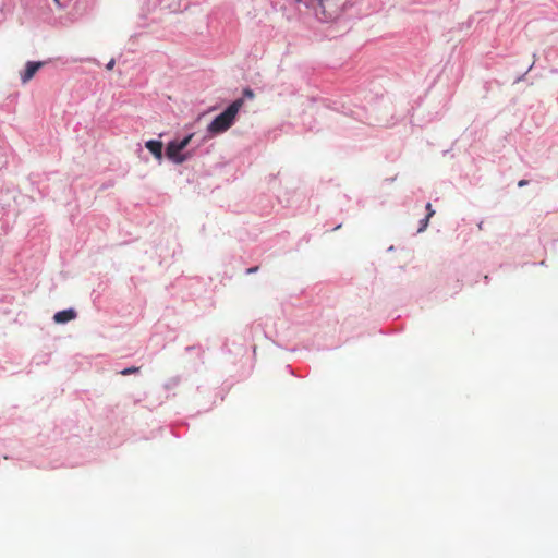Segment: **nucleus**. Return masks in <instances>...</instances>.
I'll list each match as a JSON object with an SVG mask.
<instances>
[{
	"mask_svg": "<svg viewBox=\"0 0 558 558\" xmlns=\"http://www.w3.org/2000/svg\"><path fill=\"white\" fill-rule=\"evenodd\" d=\"M294 2L313 9L316 17L323 22L335 21L343 13V7L332 4L331 0H294Z\"/></svg>",
	"mask_w": 558,
	"mask_h": 558,
	"instance_id": "obj_1",
	"label": "nucleus"
},
{
	"mask_svg": "<svg viewBox=\"0 0 558 558\" xmlns=\"http://www.w3.org/2000/svg\"><path fill=\"white\" fill-rule=\"evenodd\" d=\"M193 134L185 136L181 141H171L166 148V156L173 162L180 165L187 159V155L182 154V150L190 144Z\"/></svg>",
	"mask_w": 558,
	"mask_h": 558,
	"instance_id": "obj_3",
	"label": "nucleus"
},
{
	"mask_svg": "<svg viewBox=\"0 0 558 558\" xmlns=\"http://www.w3.org/2000/svg\"><path fill=\"white\" fill-rule=\"evenodd\" d=\"M76 317V313L74 310H64L57 312L53 316V319L58 324H64L68 323Z\"/></svg>",
	"mask_w": 558,
	"mask_h": 558,
	"instance_id": "obj_5",
	"label": "nucleus"
},
{
	"mask_svg": "<svg viewBox=\"0 0 558 558\" xmlns=\"http://www.w3.org/2000/svg\"><path fill=\"white\" fill-rule=\"evenodd\" d=\"M426 210H427V215H426V217L430 218V217H433V216L435 215V210L433 209V207H432V204H430V203H428V204L426 205Z\"/></svg>",
	"mask_w": 558,
	"mask_h": 558,
	"instance_id": "obj_9",
	"label": "nucleus"
},
{
	"mask_svg": "<svg viewBox=\"0 0 558 558\" xmlns=\"http://www.w3.org/2000/svg\"><path fill=\"white\" fill-rule=\"evenodd\" d=\"M137 371H138L137 367H129V368H124L123 371H121V374L125 376V375L135 373Z\"/></svg>",
	"mask_w": 558,
	"mask_h": 558,
	"instance_id": "obj_8",
	"label": "nucleus"
},
{
	"mask_svg": "<svg viewBox=\"0 0 558 558\" xmlns=\"http://www.w3.org/2000/svg\"><path fill=\"white\" fill-rule=\"evenodd\" d=\"M146 148L157 158L162 157V143L160 141L150 140L146 142Z\"/></svg>",
	"mask_w": 558,
	"mask_h": 558,
	"instance_id": "obj_6",
	"label": "nucleus"
},
{
	"mask_svg": "<svg viewBox=\"0 0 558 558\" xmlns=\"http://www.w3.org/2000/svg\"><path fill=\"white\" fill-rule=\"evenodd\" d=\"M44 62H33V61H28L26 63V68H25V71L21 74V81L23 84L29 82L34 76L35 74L37 73V71L44 66Z\"/></svg>",
	"mask_w": 558,
	"mask_h": 558,
	"instance_id": "obj_4",
	"label": "nucleus"
},
{
	"mask_svg": "<svg viewBox=\"0 0 558 558\" xmlns=\"http://www.w3.org/2000/svg\"><path fill=\"white\" fill-rule=\"evenodd\" d=\"M243 105L244 100L242 98L234 100L223 112L211 121L207 128L208 132L211 134H220L229 130L233 125Z\"/></svg>",
	"mask_w": 558,
	"mask_h": 558,
	"instance_id": "obj_2",
	"label": "nucleus"
},
{
	"mask_svg": "<svg viewBox=\"0 0 558 558\" xmlns=\"http://www.w3.org/2000/svg\"><path fill=\"white\" fill-rule=\"evenodd\" d=\"M245 95H247V96L252 97V96H253V92H252V90H250V89H246V90H245Z\"/></svg>",
	"mask_w": 558,
	"mask_h": 558,
	"instance_id": "obj_12",
	"label": "nucleus"
},
{
	"mask_svg": "<svg viewBox=\"0 0 558 558\" xmlns=\"http://www.w3.org/2000/svg\"><path fill=\"white\" fill-rule=\"evenodd\" d=\"M429 219H430V218L425 217V218L421 221V226H420V228H418V232H422V231H424V230L427 228Z\"/></svg>",
	"mask_w": 558,
	"mask_h": 558,
	"instance_id": "obj_7",
	"label": "nucleus"
},
{
	"mask_svg": "<svg viewBox=\"0 0 558 558\" xmlns=\"http://www.w3.org/2000/svg\"><path fill=\"white\" fill-rule=\"evenodd\" d=\"M114 63H116V62H114V60H113V59H111V60L108 62V64L106 65V69H107V70H109V71H110V70H112V69H113V66H114Z\"/></svg>",
	"mask_w": 558,
	"mask_h": 558,
	"instance_id": "obj_10",
	"label": "nucleus"
},
{
	"mask_svg": "<svg viewBox=\"0 0 558 558\" xmlns=\"http://www.w3.org/2000/svg\"><path fill=\"white\" fill-rule=\"evenodd\" d=\"M527 183L529 182L526 180H521V181H519L518 186L523 187V186L527 185Z\"/></svg>",
	"mask_w": 558,
	"mask_h": 558,
	"instance_id": "obj_11",
	"label": "nucleus"
},
{
	"mask_svg": "<svg viewBox=\"0 0 558 558\" xmlns=\"http://www.w3.org/2000/svg\"><path fill=\"white\" fill-rule=\"evenodd\" d=\"M256 270H257V267H254V268H250V269L247 270V272L252 274V272H255Z\"/></svg>",
	"mask_w": 558,
	"mask_h": 558,
	"instance_id": "obj_13",
	"label": "nucleus"
}]
</instances>
